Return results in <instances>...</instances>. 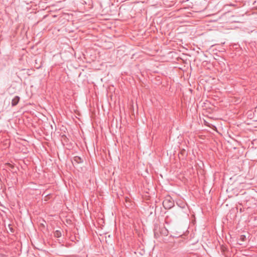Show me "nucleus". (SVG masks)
Instances as JSON below:
<instances>
[{
	"label": "nucleus",
	"mask_w": 257,
	"mask_h": 257,
	"mask_svg": "<svg viewBox=\"0 0 257 257\" xmlns=\"http://www.w3.org/2000/svg\"><path fill=\"white\" fill-rule=\"evenodd\" d=\"M163 205L165 209H169L174 206V202L171 197L168 196L163 201Z\"/></svg>",
	"instance_id": "nucleus-1"
},
{
	"label": "nucleus",
	"mask_w": 257,
	"mask_h": 257,
	"mask_svg": "<svg viewBox=\"0 0 257 257\" xmlns=\"http://www.w3.org/2000/svg\"><path fill=\"white\" fill-rule=\"evenodd\" d=\"M19 99H20V98L18 97V96H16L15 97L13 100H12V105L13 106H15L16 105V104H17V103L19 102Z\"/></svg>",
	"instance_id": "nucleus-2"
},
{
	"label": "nucleus",
	"mask_w": 257,
	"mask_h": 257,
	"mask_svg": "<svg viewBox=\"0 0 257 257\" xmlns=\"http://www.w3.org/2000/svg\"><path fill=\"white\" fill-rule=\"evenodd\" d=\"M54 235L56 237H60L61 236V233L59 230H56L54 233Z\"/></svg>",
	"instance_id": "nucleus-3"
},
{
	"label": "nucleus",
	"mask_w": 257,
	"mask_h": 257,
	"mask_svg": "<svg viewBox=\"0 0 257 257\" xmlns=\"http://www.w3.org/2000/svg\"><path fill=\"white\" fill-rule=\"evenodd\" d=\"M245 239V236L244 235H241L240 236V239L241 240V241H244Z\"/></svg>",
	"instance_id": "nucleus-4"
},
{
	"label": "nucleus",
	"mask_w": 257,
	"mask_h": 257,
	"mask_svg": "<svg viewBox=\"0 0 257 257\" xmlns=\"http://www.w3.org/2000/svg\"><path fill=\"white\" fill-rule=\"evenodd\" d=\"M81 159L79 157H75V160L77 162H78L79 160H80Z\"/></svg>",
	"instance_id": "nucleus-5"
}]
</instances>
